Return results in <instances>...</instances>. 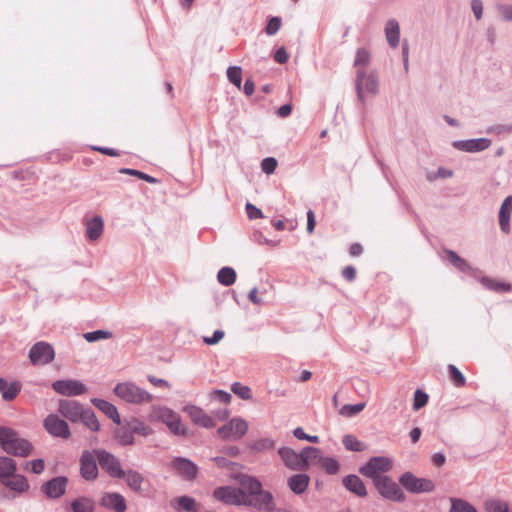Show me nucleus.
I'll return each instance as SVG.
<instances>
[{
    "label": "nucleus",
    "instance_id": "nucleus-28",
    "mask_svg": "<svg viewBox=\"0 0 512 512\" xmlns=\"http://www.w3.org/2000/svg\"><path fill=\"white\" fill-rule=\"evenodd\" d=\"M303 457V470L311 465H321L324 456L320 449L312 446H307L302 449Z\"/></svg>",
    "mask_w": 512,
    "mask_h": 512
},
{
    "label": "nucleus",
    "instance_id": "nucleus-35",
    "mask_svg": "<svg viewBox=\"0 0 512 512\" xmlns=\"http://www.w3.org/2000/svg\"><path fill=\"white\" fill-rule=\"evenodd\" d=\"M480 282L486 289L491 291L508 292L511 290V285L509 283L501 282L489 277H482Z\"/></svg>",
    "mask_w": 512,
    "mask_h": 512
},
{
    "label": "nucleus",
    "instance_id": "nucleus-2",
    "mask_svg": "<svg viewBox=\"0 0 512 512\" xmlns=\"http://www.w3.org/2000/svg\"><path fill=\"white\" fill-rule=\"evenodd\" d=\"M148 419L151 422H162L174 435L186 436L188 434V428L182 422L181 416L167 406H152Z\"/></svg>",
    "mask_w": 512,
    "mask_h": 512
},
{
    "label": "nucleus",
    "instance_id": "nucleus-54",
    "mask_svg": "<svg viewBox=\"0 0 512 512\" xmlns=\"http://www.w3.org/2000/svg\"><path fill=\"white\" fill-rule=\"evenodd\" d=\"M25 469H29L34 474H41L45 469V461L43 459H34L25 465Z\"/></svg>",
    "mask_w": 512,
    "mask_h": 512
},
{
    "label": "nucleus",
    "instance_id": "nucleus-62",
    "mask_svg": "<svg viewBox=\"0 0 512 512\" xmlns=\"http://www.w3.org/2000/svg\"><path fill=\"white\" fill-rule=\"evenodd\" d=\"M91 149L94 151H98L102 154L108 155V156H119V152L113 148H107V147H100V146H91Z\"/></svg>",
    "mask_w": 512,
    "mask_h": 512
},
{
    "label": "nucleus",
    "instance_id": "nucleus-61",
    "mask_svg": "<svg viewBox=\"0 0 512 512\" xmlns=\"http://www.w3.org/2000/svg\"><path fill=\"white\" fill-rule=\"evenodd\" d=\"M288 53L286 52L284 47L279 48L275 54L274 59L277 63L284 64L288 61Z\"/></svg>",
    "mask_w": 512,
    "mask_h": 512
},
{
    "label": "nucleus",
    "instance_id": "nucleus-26",
    "mask_svg": "<svg viewBox=\"0 0 512 512\" xmlns=\"http://www.w3.org/2000/svg\"><path fill=\"white\" fill-rule=\"evenodd\" d=\"M92 404L102 411L108 418H110L115 424L121 423V418L118 412L117 407L103 399L93 398L91 400Z\"/></svg>",
    "mask_w": 512,
    "mask_h": 512
},
{
    "label": "nucleus",
    "instance_id": "nucleus-41",
    "mask_svg": "<svg viewBox=\"0 0 512 512\" xmlns=\"http://www.w3.org/2000/svg\"><path fill=\"white\" fill-rule=\"evenodd\" d=\"M450 503L449 512H477L476 508L464 499L452 497Z\"/></svg>",
    "mask_w": 512,
    "mask_h": 512
},
{
    "label": "nucleus",
    "instance_id": "nucleus-8",
    "mask_svg": "<svg viewBox=\"0 0 512 512\" xmlns=\"http://www.w3.org/2000/svg\"><path fill=\"white\" fill-rule=\"evenodd\" d=\"M248 430V423L242 418L235 417L217 430V434L222 439L239 440Z\"/></svg>",
    "mask_w": 512,
    "mask_h": 512
},
{
    "label": "nucleus",
    "instance_id": "nucleus-49",
    "mask_svg": "<svg viewBox=\"0 0 512 512\" xmlns=\"http://www.w3.org/2000/svg\"><path fill=\"white\" fill-rule=\"evenodd\" d=\"M175 501L178 504L179 508L187 512H196V501L194 498H191L189 496H181L178 497Z\"/></svg>",
    "mask_w": 512,
    "mask_h": 512
},
{
    "label": "nucleus",
    "instance_id": "nucleus-63",
    "mask_svg": "<svg viewBox=\"0 0 512 512\" xmlns=\"http://www.w3.org/2000/svg\"><path fill=\"white\" fill-rule=\"evenodd\" d=\"M148 381L156 386V387H165V388H170V384L168 381H166L165 379H161V378H157L155 376H152V375H149L148 376Z\"/></svg>",
    "mask_w": 512,
    "mask_h": 512
},
{
    "label": "nucleus",
    "instance_id": "nucleus-23",
    "mask_svg": "<svg viewBox=\"0 0 512 512\" xmlns=\"http://www.w3.org/2000/svg\"><path fill=\"white\" fill-rule=\"evenodd\" d=\"M491 145V140L488 138H477L455 141L453 146L465 152H479L487 149Z\"/></svg>",
    "mask_w": 512,
    "mask_h": 512
},
{
    "label": "nucleus",
    "instance_id": "nucleus-11",
    "mask_svg": "<svg viewBox=\"0 0 512 512\" xmlns=\"http://www.w3.org/2000/svg\"><path fill=\"white\" fill-rule=\"evenodd\" d=\"M399 481L406 490L412 493L431 492L434 489V484L431 480L417 478L410 472L404 473Z\"/></svg>",
    "mask_w": 512,
    "mask_h": 512
},
{
    "label": "nucleus",
    "instance_id": "nucleus-44",
    "mask_svg": "<svg viewBox=\"0 0 512 512\" xmlns=\"http://www.w3.org/2000/svg\"><path fill=\"white\" fill-rule=\"evenodd\" d=\"M448 373L450 380L456 387H463L466 384V378L455 365H448Z\"/></svg>",
    "mask_w": 512,
    "mask_h": 512
},
{
    "label": "nucleus",
    "instance_id": "nucleus-60",
    "mask_svg": "<svg viewBox=\"0 0 512 512\" xmlns=\"http://www.w3.org/2000/svg\"><path fill=\"white\" fill-rule=\"evenodd\" d=\"M245 209L250 220L260 219L263 217L262 211L251 203H247Z\"/></svg>",
    "mask_w": 512,
    "mask_h": 512
},
{
    "label": "nucleus",
    "instance_id": "nucleus-40",
    "mask_svg": "<svg viewBox=\"0 0 512 512\" xmlns=\"http://www.w3.org/2000/svg\"><path fill=\"white\" fill-rule=\"evenodd\" d=\"M115 438L121 445H132L134 443V434L127 424L115 431Z\"/></svg>",
    "mask_w": 512,
    "mask_h": 512
},
{
    "label": "nucleus",
    "instance_id": "nucleus-52",
    "mask_svg": "<svg viewBox=\"0 0 512 512\" xmlns=\"http://www.w3.org/2000/svg\"><path fill=\"white\" fill-rule=\"evenodd\" d=\"M231 389L236 395H238L242 399L247 400L252 397L250 388L248 386L242 385L241 383H234Z\"/></svg>",
    "mask_w": 512,
    "mask_h": 512
},
{
    "label": "nucleus",
    "instance_id": "nucleus-5",
    "mask_svg": "<svg viewBox=\"0 0 512 512\" xmlns=\"http://www.w3.org/2000/svg\"><path fill=\"white\" fill-rule=\"evenodd\" d=\"M392 468L391 459L383 456L372 457L365 465L359 468V472L367 477L376 481L384 477L385 473Z\"/></svg>",
    "mask_w": 512,
    "mask_h": 512
},
{
    "label": "nucleus",
    "instance_id": "nucleus-45",
    "mask_svg": "<svg viewBox=\"0 0 512 512\" xmlns=\"http://www.w3.org/2000/svg\"><path fill=\"white\" fill-rule=\"evenodd\" d=\"M446 253H447L449 261L457 269H459L460 271H463V272L471 270V267L468 264V262L466 260H464L463 258H461L460 256H458L454 251L448 250Z\"/></svg>",
    "mask_w": 512,
    "mask_h": 512
},
{
    "label": "nucleus",
    "instance_id": "nucleus-6",
    "mask_svg": "<svg viewBox=\"0 0 512 512\" xmlns=\"http://www.w3.org/2000/svg\"><path fill=\"white\" fill-rule=\"evenodd\" d=\"M356 89L358 98L364 102L369 94L375 95L378 91V80L373 73L367 74L364 70H357Z\"/></svg>",
    "mask_w": 512,
    "mask_h": 512
},
{
    "label": "nucleus",
    "instance_id": "nucleus-4",
    "mask_svg": "<svg viewBox=\"0 0 512 512\" xmlns=\"http://www.w3.org/2000/svg\"><path fill=\"white\" fill-rule=\"evenodd\" d=\"M0 445L3 450L19 457H26L32 452V445L26 439L19 438L16 431L0 426Z\"/></svg>",
    "mask_w": 512,
    "mask_h": 512
},
{
    "label": "nucleus",
    "instance_id": "nucleus-21",
    "mask_svg": "<svg viewBox=\"0 0 512 512\" xmlns=\"http://www.w3.org/2000/svg\"><path fill=\"white\" fill-rule=\"evenodd\" d=\"M171 466L186 480H192L197 475V466L187 458H174L171 462Z\"/></svg>",
    "mask_w": 512,
    "mask_h": 512
},
{
    "label": "nucleus",
    "instance_id": "nucleus-53",
    "mask_svg": "<svg viewBox=\"0 0 512 512\" xmlns=\"http://www.w3.org/2000/svg\"><path fill=\"white\" fill-rule=\"evenodd\" d=\"M120 173L137 176L138 178H140L148 183H156L157 182L156 178H154L148 174H145L141 171L134 170V169L122 168V169H120Z\"/></svg>",
    "mask_w": 512,
    "mask_h": 512
},
{
    "label": "nucleus",
    "instance_id": "nucleus-33",
    "mask_svg": "<svg viewBox=\"0 0 512 512\" xmlns=\"http://www.w3.org/2000/svg\"><path fill=\"white\" fill-rule=\"evenodd\" d=\"M16 469V462L12 458L0 457V483L12 476Z\"/></svg>",
    "mask_w": 512,
    "mask_h": 512
},
{
    "label": "nucleus",
    "instance_id": "nucleus-3",
    "mask_svg": "<svg viewBox=\"0 0 512 512\" xmlns=\"http://www.w3.org/2000/svg\"><path fill=\"white\" fill-rule=\"evenodd\" d=\"M113 393L122 401L133 405L148 404L153 400L151 393L132 381L117 383L113 388Z\"/></svg>",
    "mask_w": 512,
    "mask_h": 512
},
{
    "label": "nucleus",
    "instance_id": "nucleus-15",
    "mask_svg": "<svg viewBox=\"0 0 512 512\" xmlns=\"http://www.w3.org/2000/svg\"><path fill=\"white\" fill-rule=\"evenodd\" d=\"M378 492L384 498L393 501H402L404 499L403 493L399 486L389 477L384 476L373 482Z\"/></svg>",
    "mask_w": 512,
    "mask_h": 512
},
{
    "label": "nucleus",
    "instance_id": "nucleus-16",
    "mask_svg": "<svg viewBox=\"0 0 512 512\" xmlns=\"http://www.w3.org/2000/svg\"><path fill=\"white\" fill-rule=\"evenodd\" d=\"M119 479H123L131 491L140 495L146 494L147 480L140 472L133 469L124 470Z\"/></svg>",
    "mask_w": 512,
    "mask_h": 512
},
{
    "label": "nucleus",
    "instance_id": "nucleus-31",
    "mask_svg": "<svg viewBox=\"0 0 512 512\" xmlns=\"http://www.w3.org/2000/svg\"><path fill=\"white\" fill-rule=\"evenodd\" d=\"M103 219L100 216H95L92 218L86 227V236L89 240L95 241L97 240L103 232Z\"/></svg>",
    "mask_w": 512,
    "mask_h": 512
},
{
    "label": "nucleus",
    "instance_id": "nucleus-14",
    "mask_svg": "<svg viewBox=\"0 0 512 512\" xmlns=\"http://www.w3.org/2000/svg\"><path fill=\"white\" fill-rule=\"evenodd\" d=\"M52 388L58 394L68 397L79 396L87 392L86 385L75 379L57 380L52 384Z\"/></svg>",
    "mask_w": 512,
    "mask_h": 512
},
{
    "label": "nucleus",
    "instance_id": "nucleus-55",
    "mask_svg": "<svg viewBox=\"0 0 512 512\" xmlns=\"http://www.w3.org/2000/svg\"><path fill=\"white\" fill-rule=\"evenodd\" d=\"M293 435L299 440H306L311 443H319L320 439L317 435H308L305 433L303 428L297 427L293 430Z\"/></svg>",
    "mask_w": 512,
    "mask_h": 512
},
{
    "label": "nucleus",
    "instance_id": "nucleus-20",
    "mask_svg": "<svg viewBox=\"0 0 512 512\" xmlns=\"http://www.w3.org/2000/svg\"><path fill=\"white\" fill-rule=\"evenodd\" d=\"M184 412L188 414L191 421L204 428H212L215 426V421L205 411L195 405H187L184 407Z\"/></svg>",
    "mask_w": 512,
    "mask_h": 512
},
{
    "label": "nucleus",
    "instance_id": "nucleus-46",
    "mask_svg": "<svg viewBox=\"0 0 512 512\" xmlns=\"http://www.w3.org/2000/svg\"><path fill=\"white\" fill-rule=\"evenodd\" d=\"M365 406L366 404L364 402L357 404H346L342 406L339 413L344 417L350 418L363 411Z\"/></svg>",
    "mask_w": 512,
    "mask_h": 512
},
{
    "label": "nucleus",
    "instance_id": "nucleus-10",
    "mask_svg": "<svg viewBox=\"0 0 512 512\" xmlns=\"http://www.w3.org/2000/svg\"><path fill=\"white\" fill-rule=\"evenodd\" d=\"M245 490L232 486L218 487L214 490L213 496L216 500L229 505H244L245 504Z\"/></svg>",
    "mask_w": 512,
    "mask_h": 512
},
{
    "label": "nucleus",
    "instance_id": "nucleus-30",
    "mask_svg": "<svg viewBox=\"0 0 512 512\" xmlns=\"http://www.w3.org/2000/svg\"><path fill=\"white\" fill-rule=\"evenodd\" d=\"M385 35L389 45L396 48L400 39V28L396 20L391 19L386 23Z\"/></svg>",
    "mask_w": 512,
    "mask_h": 512
},
{
    "label": "nucleus",
    "instance_id": "nucleus-58",
    "mask_svg": "<svg viewBox=\"0 0 512 512\" xmlns=\"http://www.w3.org/2000/svg\"><path fill=\"white\" fill-rule=\"evenodd\" d=\"M281 19L279 17H273L269 20L266 26V33L268 35H274L278 32L281 27Z\"/></svg>",
    "mask_w": 512,
    "mask_h": 512
},
{
    "label": "nucleus",
    "instance_id": "nucleus-39",
    "mask_svg": "<svg viewBox=\"0 0 512 512\" xmlns=\"http://www.w3.org/2000/svg\"><path fill=\"white\" fill-rule=\"evenodd\" d=\"M21 390V385L18 382L8 384L4 380L3 388L1 389L2 398L5 401H12L17 397Z\"/></svg>",
    "mask_w": 512,
    "mask_h": 512
},
{
    "label": "nucleus",
    "instance_id": "nucleus-18",
    "mask_svg": "<svg viewBox=\"0 0 512 512\" xmlns=\"http://www.w3.org/2000/svg\"><path fill=\"white\" fill-rule=\"evenodd\" d=\"M278 455L282 461V463L293 471H301L303 470V457L302 451L297 453L290 447H280L278 449Z\"/></svg>",
    "mask_w": 512,
    "mask_h": 512
},
{
    "label": "nucleus",
    "instance_id": "nucleus-64",
    "mask_svg": "<svg viewBox=\"0 0 512 512\" xmlns=\"http://www.w3.org/2000/svg\"><path fill=\"white\" fill-rule=\"evenodd\" d=\"M342 275L343 277L348 280V281H353L356 277V270L353 266H346L343 270H342Z\"/></svg>",
    "mask_w": 512,
    "mask_h": 512
},
{
    "label": "nucleus",
    "instance_id": "nucleus-1",
    "mask_svg": "<svg viewBox=\"0 0 512 512\" xmlns=\"http://www.w3.org/2000/svg\"><path fill=\"white\" fill-rule=\"evenodd\" d=\"M239 485L245 490V504L253 508L266 512L274 502L273 496L269 491L262 489V484L255 478L242 475L239 477Z\"/></svg>",
    "mask_w": 512,
    "mask_h": 512
},
{
    "label": "nucleus",
    "instance_id": "nucleus-9",
    "mask_svg": "<svg viewBox=\"0 0 512 512\" xmlns=\"http://www.w3.org/2000/svg\"><path fill=\"white\" fill-rule=\"evenodd\" d=\"M80 475L86 481H94L97 479L98 457L95 450H84L80 456Z\"/></svg>",
    "mask_w": 512,
    "mask_h": 512
},
{
    "label": "nucleus",
    "instance_id": "nucleus-13",
    "mask_svg": "<svg viewBox=\"0 0 512 512\" xmlns=\"http://www.w3.org/2000/svg\"><path fill=\"white\" fill-rule=\"evenodd\" d=\"M52 346L46 342H37L29 351V358L34 365H45L54 359Z\"/></svg>",
    "mask_w": 512,
    "mask_h": 512
},
{
    "label": "nucleus",
    "instance_id": "nucleus-51",
    "mask_svg": "<svg viewBox=\"0 0 512 512\" xmlns=\"http://www.w3.org/2000/svg\"><path fill=\"white\" fill-rule=\"evenodd\" d=\"M112 336V333L105 330H96L87 332L84 334V338L87 342H95L101 339H108Z\"/></svg>",
    "mask_w": 512,
    "mask_h": 512
},
{
    "label": "nucleus",
    "instance_id": "nucleus-50",
    "mask_svg": "<svg viewBox=\"0 0 512 512\" xmlns=\"http://www.w3.org/2000/svg\"><path fill=\"white\" fill-rule=\"evenodd\" d=\"M227 77L231 83H233L238 89L241 87L242 82V70L238 66L228 68Z\"/></svg>",
    "mask_w": 512,
    "mask_h": 512
},
{
    "label": "nucleus",
    "instance_id": "nucleus-29",
    "mask_svg": "<svg viewBox=\"0 0 512 512\" xmlns=\"http://www.w3.org/2000/svg\"><path fill=\"white\" fill-rule=\"evenodd\" d=\"M310 482V477L307 474H295L287 480L288 487L295 494L304 493Z\"/></svg>",
    "mask_w": 512,
    "mask_h": 512
},
{
    "label": "nucleus",
    "instance_id": "nucleus-43",
    "mask_svg": "<svg viewBox=\"0 0 512 512\" xmlns=\"http://www.w3.org/2000/svg\"><path fill=\"white\" fill-rule=\"evenodd\" d=\"M344 447L353 452H361L365 450L366 446L364 443L359 441L354 435L347 434L342 439Z\"/></svg>",
    "mask_w": 512,
    "mask_h": 512
},
{
    "label": "nucleus",
    "instance_id": "nucleus-22",
    "mask_svg": "<svg viewBox=\"0 0 512 512\" xmlns=\"http://www.w3.org/2000/svg\"><path fill=\"white\" fill-rule=\"evenodd\" d=\"M100 504L101 506L114 510L115 512H125L127 509L126 499L118 492L104 493Z\"/></svg>",
    "mask_w": 512,
    "mask_h": 512
},
{
    "label": "nucleus",
    "instance_id": "nucleus-19",
    "mask_svg": "<svg viewBox=\"0 0 512 512\" xmlns=\"http://www.w3.org/2000/svg\"><path fill=\"white\" fill-rule=\"evenodd\" d=\"M67 478L63 476L55 477L41 486V491L52 499L60 498L66 491Z\"/></svg>",
    "mask_w": 512,
    "mask_h": 512
},
{
    "label": "nucleus",
    "instance_id": "nucleus-42",
    "mask_svg": "<svg viewBox=\"0 0 512 512\" xmlns=\"http://www.w3.org/2000/svg\"><path fill=\"white\" fill-rule=\"evenodd\" d=\"M217 279L222 285L230 286L236 280V273L231 267H223L219 270Z\"/></svg>",
    "mask_w": 512,
    "mask_h": 512
},
{
    "label": "nucleus",
    "instance_id": "nucleus-25",
    "mask_svg": "<svg viewBox=\"0 0 512 512\" xmlns=\"http://www.w3.org/2000/svg\"><path fill=\"white\" fill-rule=\"evenodd\" d=\"M1 484L17 494L27 493L30 489L27 478L21 474H16V472Z\"/></svg>",
    "mask_w": 512,
    "mask_h": 512
},
{
    "label": "nucleus",
    "instance_id": "nucleus-38",
    "mask_svg": "<svg viewBox=\"0 0 512 512\" xmlns=\"http://www.w3.org/2000/svg\"><path fill=\"white\" fill-rule=\"evenodd\" d=\"M127 426L130 427L133 434L149 436L153 433V430L150 426H148L143 421H141L137 418H133L130 421H128Z\"/></svg>",
    "mask_w": 512,
    "mask_h": 512
},
{
    "label": "nucleus",
    "instance_id": "nucleus-56",
    "mask_svg": "<svg viewBox=\"0 0 512 512\" xmlns=\"http://www.w3.org/2000/svg\"><path fill=\"white\" fill-rule=\"evenodd\" d=\"M428 402V395L421 390H416L414 394L413 408L419 410L424 407Z\"/></svg>",
    "mask_w": 512,
    "mask_h": 512
},
{
    "label": "nucleus",
    "instance_id": "nucleus-24",
    "mask_svg": "<svg viewBox=\"0 0 512 512\" xmlns=\"http://www.w3.org/2000/svg\"><path fill=\"white\" fill-rule=\"evenodd\" d=\"M512 213V196H507L504 201L502 202L498 218H499V226L503 233L509 234L511 227H510V218Z\"/></svg>",
    "mask_w": 512,
    "mask_h": 512
},
{
    "label": "nucleus",
    "instance_id": "nucleus-12",
    "mask_svg": "<svg viewBox=\"0 0 512 512\" xmlns=\"http://www.w3.org/2000/svg\"><path fill=\"white\" fill-rule=\"evenodd\" d=\"M45 430L53 437L68 439L71 435L68 423L56 414L48 415L43 422Z\"/></svg>",
    "mask_w": 512,
    "mask_h": 512
},
{
    "label": "nucleus",
    "instance_id": "nucleus-47",
    "mask_svg": "<svg viewBox=\"0 0 512 512\" xmlns=\"http://www.w3.org/2000/svg\"><path fill=\"white\" fill-rule=\"evenodd\" d=\"M320 467L330 475L337 474L340 470L339 462L333 457H324Z\"/></svg>",
    "mask_w": 512,
    "mask_h": 512
},
{
    "label": "nucleus",
    "instance_id": "nucleus-7",
    "mask_svg": "<svg viewBox=\"0 0 512 512\" xmlns=\"http://www.w3.org/2000/svg\"><path fill=\"white\" fill-rule=\"evenodd\" d=\"M97 453L98 464L101 469L106 472L111 478H119L124 470L120 460L112 453L104 449H95Z\"/></svg>",
    "mask_w": 512,
    "mask_h": 512
},
{
    "label": "nucleus",
    "instance_id": "nucleus-17",
    "mask_svg": "<svg viewBox=\"0 0 512 512\" xmlns=\"http://www.w3.org/2000/svg\"><path fill=\"white\" fill-rule=\"evenodd\" d=\"M85 408L74 400H60L58 403L59 413L70 422H79Z\"/></svg>",
    "mask_w": 512,
    "mask_h": 512
},
{
    "label": "nucleus",
    "instance_id": "nucleus-34",
    "mask_svg": "<svg viewBox=\"0 0 512 512\" xmlns=\"http://www.w3.org/2000/svg\"><path fill=\"white\" fill-rule=\"evenodd\" d=\"M486 512H512V507L501 499L490 498L484 502Z\"/></svg>",
    "mask_w": 512,
    "mask_h": 512
},
{
    "label": "nucleus",
    "instance_id": "nucleus-59",
    "mask_svg": "<svg viewBox=\"0 0 512 512\" xmlns=\"http://www.w3.org/2000/svg\"><path fill=\"white\" fill-rule=\"evenodd\" d=\"M224 335H225L224 331H222V330H215L211 337L204 336L203 337V342L206 345H215V344L219 343L224 338Z\"/></svg>",
    "mask_w": 512,
    "mask_h": 512
},
{
    "label": "nucleus",
    "instance_id": "nucleus-57",
    "mask_svg": "<svg viewBox=\"0 0 512 512\" xmlns=\"http://www.w3.org/2000/svg\"><path fill=\"white\" fill-rule=\"evenodd\" d=\"M277 167V161L275 158L268 157L262 160L261 168L266 174H272Z\"/></svg>",
    "mask_w": 512,
    "mask_h": 512
},
{
    "label": "nucleus",
    "instance_id": "nucleus-48",
    "mask_svg": "<svg viewBox=\"0 0 512 512\" xmlns=\"http://www.w3.org/2000/svg\"><path fill=\"white\" fill-rule=\"evenodd\" d=\"M370 62V53L368 50L361 48L356 52V57L354 61V66L358 67V69L364 70V68Z\"/></svg>",
    "mask_w": 512,
    "mask_h": 512
},
{
    "label": "nucleus",
    "instance_id": "nucleus-36",
    "mask_svg": "<svg viewBox=\"0 0 512 512\" xmlns=\"http://www.w3.org/2000/svg\"><path fill=\"white\" fill-rule=\"evenodd\" d=\"M275 447V441L271 438H260L255 441H253L249 445V449L254 453H262L265 451H270L274 449Z\"/></svg>",
    "mask_w": 512,
    "mask_h": 512
},
{
    "label": "nucleus",
    "instance_id": "nucleus-32",
    "mask_svg": "<svg viewBox=\"0 0 512 512\" xmlns=\"http://www.w3.org/2000/svg\"><path fill=\"white\" fill-rule=\"evenodd\" d=\"M94 501L88 497H78L70 503L67 512H93Z\"/></svg>",
    "mask_w": 512,
    "mask_h": 512
},
{
    "label": "nucleus",
    "instance_id": "nucleus-27",
    "mask_svg": "<svg viewBox=\"0 0 512 512\" xmlns=\"http://www.w3.org/2000/svg\"><path fill=\"white\" fill-rule=\"evenodd\" d=\"M344 487L351 493L358 497H365L367 495L366 487L363 481L357 475H348L343 478Z\"/></svg>",
    "mask_w": 512,
    "mask_h": 512
},
{
    "label": "nucleus",
    "instance_id": "nucleus-37",
    "mask_svg": "<svg viewBox=\"0 0 512 512\" xmlns=\"http://www.w3.org/2000/svg\"><path fill=\"white\" fill-rule=\"evenodd\" d=\"M80 421L91 431H98L100 429V423L93 410L85 408L82 413Z\"/></svg>",
    "mask_w": 512,
    "mask_h": 512
}]
</instances>
